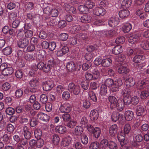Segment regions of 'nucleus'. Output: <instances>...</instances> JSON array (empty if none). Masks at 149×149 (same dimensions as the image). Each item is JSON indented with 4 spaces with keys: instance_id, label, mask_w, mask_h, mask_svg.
<instances>
[{
    "instance_id": "1",
    "label": "nucleus",
    "mask_w": 149,
    "mask_h": 149,
    "mask_svg": "<svg viewBox=\"0 0 149 149\" xmlns=\"http://www.w3.org/2000/svg\"><path fill=\"white\" fill-rule=\"evenodd\" d=\"M66 67L68 71L73 72L79 71L81 68V65L80 64H75L74 62L70 61L67 63Z\"/></svg>"
},
{
    "instance_id": "2",
    "label": "nucleus",
    "mask_w": 149,
    "mask_h": 149,
    "mask_svg": "<svg viewBox=\"0 0 149 149\" xmlns=\"http://www.w3.org/2000/svg\"><path fill=\"white\" fill-rule=\"evenodd\" d=\"M68 90L71 93L75 95H78L80 92V89L79 86L75 85L73 83H70L68 86Z\"/></svg>"
},
{
    "instance_id": "3",
    "label": "nucleus",
    "mask_w": 149,
    "mask_h": 149,
    "mask_svg": "<svg viewBox=\"0 0 149 149\" xmlns=\"http://www.w3.org/2000/svg\"><path fill=\"white\" fill-rule=\"evenodd\" d=\"M54 86L53 81L50 79H48L42 83V88L45 91H47L51 90Z\"/></svg>"
},
{
    "instance_id": "4",
    "label": "nucleus",
    "mask_w": 149,
    "mask_h": 149,
    "mask_svg": "<svg viewBox=\"0 0 149 149\" xmlns=\"http://www.w3.org/2000/svg\"><path fill=\"white\" fill-rule=\"evenodd\" d=\"M38 80L36 79L33 78L29 82V84L28 85L27 88L30 92L35 93L37 89L36 87L38 85Z\"/></svg>"
},
{
    "instance_id": "5",
    "label": "nucleus",
    "mask_w": 149,
    "mask_h": 149,
    "mask_svg": "<svg viewBox=\"0 0 149 149\" xmlns=\"http://www.w3.org/2000/svg\"><path fill=\"white\" fill-rule=\"evenodd\" d=\"M59 110L62 113H68L71 111L72 106L70 104L66 102L61 105Z\"/></svg>"
},
{
    "instance_id": "6",
    "label": "nucleus",
    "mask_w": 149,
    "mask_h": 149,
    "mask_svg": "<svg viewBox=\"0 0 149 149\" xmlns=\"http://www.w3.org/2000/svg\"><path fill=\"white\" fill-rule=\"evenodd\" d=\"M123 82L121 79L119 78L114 81L113 87L111 88V91L113 92H116L118 90V88L122 84Z\"/></svg>"
},
{
    "instance_id": "7",
    "label": "nucleus",
    "mask_w": 149,
    "mask_h": 149,
    "mask_svg": "<svg viewBox=\"0 0 149 149\" xmlns=\"http://www.w3.org/2000/svg\"><path fill=\"white\" fill-rule=\"evenodd\" d=\"M36 67L40 70H42L45 72H49L51 69V68L47 64H45L43 62L39 63Z\"/></svg>"
},
{
    "instance_id": "8",
    "label": "nucleus",
    "mask_w": 149,
    "mask_h": 149,
    "mask_svg": "<svg viewBox=\"0 0 149 149\" xmlns=\"http://www.w3.org/2000/svg\"><path fill=\"white\" fill-rule=\"evenodd\" d=\"M149 84V79H144L139 81L136 85L137 88L141 89L145 88L146 86Z\"/></svg>"
},
{
    "instance_id": "9",
    "label": "nucleus",
    "mask_w": 149,
    "mask_h": 149,
    "mask_svg": "<svg viewBox=\"0 0 149 149\" xmlns=\"http://www.w3.org/2000/svg\"><path fill=\"white\" fill-rule=\"evenodd\" d=\"M106 13V10L102 8H96L93 10V14L98 16H103Z\"/></svg>"
},
{
    "instance_id": "10",
    "label": "nucleus",
    "mask_w": 149,
    "mask_h": 149,
    "mask_svg": "<svg viewBox=\"0 0 149 149\" xmlns=\"http://www.w3.org/2000/svg\"><path fill=\"white\" fill-rule=\"evenodd\" d=\"M117 30L116 28H115L113 29L107 30L104 31V33L108 37H112L117 35Z\"/></svg>"
},
{
    "instance_id": "11",
    "label": "nucleus",
    "mask_w": 149,
    "mask_h": 149,
    "mask_svg": "<svg viewBox=\"0 0 149 149\" xmlns=\"http://www.w3.org/2000/svg\"><path fill=\"white\" fill-rule=\"evenodd\" d=\"M38 118L44 122H47L49 119V117L47 114L41 112H39L37 115Z\"/></svg>"
},
{
    "instance_id": "12",
    "label": "nucleus",
    "mask_w": 149,
    "mask_h": 149,
    "mask_svg": "<svg viewBox=\"0 0 149 149\" xmlns=\"http://www.w3.org/2000/svg\"><path fill=\"white\" fill-rule=\"evenodd\" d=\"M119 19L118 17H113L108 20V24L110 27H113L117 26L119 23Z\"/></svg>"
},
{
    "instance_id": "13",
    "label": "nucleus",
    "mask_w": 149,
    "mask_h": 149,
    "mask_svg": "<svg viewBox=\"0 0 149 149\" xmlns=\"http://www.w3.org/2000/svg\"><path fill=\"white\" fill-rule=\"evenodd\" d=\"M123 117V114L118 113L116 112H113L111 116V120L113 122H116L119 119H122Z\"/></svg>"
},
{
    "instance_id": "14",
    "label": "nucleus",
    "mask_w": 149,
    "mask_h": 149,
    "mask_svg": "<svg viewBox=\"0 0 149 149\" xmlns=\"http://www.w3.org/2000/svg\"><path fill=\"white\" fill-rule=\"evenodd\" d=\"M118 127L116 124L111 126L109 127V132L110 135L111 136H113L116 135L117 132Z\"/></svg>"
},
{
    "instance_id": "15",
    "label": "nucleus",
    "mask_w": 149,
    "mask_h": 149,
    "mask_svg": "<svg viewBox=\"0 0 149 149\" xmlns=\"http://www.w3.org/2000/svg\"><path fill=\"white\" fill-rule=\"evenodd\" d=\"M108 99L110 103V108L111 109H113L116 108V105L118 101L116 97L113 96H110L108 97Z\"/></svg>"
},
{
    "instance_id": "16",
    "label": "nucleus",
    "mask_w": 149,
    "mask_h": 149,
    "mask_svg": "<svg viewBox=\"0 0 149 149\" xmlns=\"http://www.w3.org/2000/svg\"><path fill=\"white\" fill-rule=\"evenodd\" d=\"M98 116V112L97 110L93 109L91 111L90 114V117L91 120L95 121L97 120Z\"/></svg>"
},
{
    "instance_id": "17",
    "label": "nucleus",
    "mask_w": 149,
    "mask_h": 149,
    "mask_svg": "<svg viewBox=\"0 0 149 149\" xmlns=\"http://www.w3.org/2000/svg\"><path fill=\"white\" fill-rule=\"evenodd\" d=\"M81 30H82L81 27L79 25H76L72 26L69 28L70 32L73 34L77 33Z\"/></svg>"
},
{
    "instance_id": "18",
    "label": "nucleus",
    "mask_w": 149,
    "mask_h": 149,
    "mask_svg": "<svg viewBox=\"0 0 149 149\" xmlns=\"http://www.w3.org/2000/svg\"><path fill=\"white\" fill-rule=\"evenodd\" d=\"M84 129L82 127L77 126L75 128L73 133L76 136H79L81 135Z\"/></svg>"
},
{
    "instance_id": "19",
    "label": "nucleus",
    "mask_w": 149,
    "mask_h": 149,
    "mask_svg": "<svg viewBox=\"0 0 149 149\" xmlns=\"http://www.w3.org/2000/svg\"><path fill=\"white\" fill-rule=\"evenodd\" d=\"M29 43V40L26 38L22 39L18 43V47H19L24 48L26 47Z\"/></svg>"
},
{
    "instance_id": "20",
    "label": "nucleus",
    "mask_w": 149,
    "mask_h": 149,
    "mask_svg": "<svg viewBox=\"0 0 149 149\" xmlns=\"http://www.w3.org/2000/svg\"><path fill=\"white\" fill-rule=\"evenodd\" d=\"M23 132H24V134L25 139L29 140L31 137V134L29 131L28 128L26 127H24L22 129Z\"/></svg>"
},
{
    "instance_id": "21",
    "label": "nucleus",
    "mask_w": 149,
    "mask_h": 149,
    "mask_svg": "<svg viewBox=\"0 0 149 149\" xmlns=\"http://www.w3.org/2000/svg\"><path fill=\"white\" fill-rule=\"evenodd\" d=\"M92 18L91 16L88 15H83L81 17V21L83 23H87L90 22L91 21Z\"/></svg>"
},
{
    "instance_id": "22",
    "label": "nucleus",
    "mask_w": 149,
    "mask_h": 149,
    "mask_svg": "<svg viewBox=\"0 0 149 149\" xmlns=\"http://www.w3.org/2000/svg\"><path fill=\"white\" fill-rule=\"evenodd\" d=\"M71 139V138L70 136L63 138L61 142V146L64 147L68 146L70 143Z\"/></svg>"
},
{
    "instance_id": "23",
    "label": "nucleus",
    "mask_w": 149,
    "mask_h": 149,
    "mask_svg": "<svg viewBox=\"0 0 149 149\" xmlns=\"http://www.w3.org/2000/svg\"><path fill=\"white\" fill-rule=\"evenodd\" d=\"M130 11L128 10H120L118 14L120 17L125 18L127 17L130 15Z\"/></svg>"
},
{
    "instance_id": "24",
    "label": "nucleus",
    "mask_w": 149,
    "mask_h": 149,
    "mask_svg": "<svg viewBox=\"0 0 149 149\" xmlns=\"http://www.w3.org/2000/svg\"><path fill=\"white\" fill-rule=\"evenodd\" d=\"M129 70L128 68L123 65L120 66L118 69V72L122 74H125L128 72Z\"/></svg>"
},
{
    "instance_id": "25",
    "label": "nucleus",
    "mask_w": 149,
    "mask_h": 149,
    "mask_svg": "<svg viewBox=\"0 0 149 149\" xmlns=\"http://www.w3.org/2000/svg\"><path fill=\"white\" fill-rule=\"evenodd\" d=\"M139 37L138 35L134 34L130 36L128 39L129 42L132 44H134L139 40Z\"/></svg>"
},
{
    "instance_id": "26",
    "label": "nucleus",
    "mask_w": 149,
    "mask_h": 149,
    "mask_svg": "<svg viewBox=\"0 0 149 149\" xmlns=\"http://www.w3.org/2000/svg\"><path fill=\"white\" fill-rule=\"evenodd\" d=\"M122 51L123 47L120 45H116L112 49V53L115 54H118Z\"/></svg>"
},
{
    "instance_id": "27",
    "label": "nucleus",
    "mask_w": 149,
    "mask_h": 149,
    "mask_svg": "<svg viewBox=\"0 0 149 149\" xmlns=\"http://www.w3.org/2000/svg\"><path fill=\"white\" fill-rule=\"evenodd\" d=\"M116 104V107L117 108L118 110L119 111H122L124 108L125 104L123 101L121 100H118L117 103Z\"/></svg>"
},
{
    "instance_id": "28",
    "label": "nucleus",
    "mask_w": 149,
    "mask_h": 149,
    "mask_svg": "<svg viewBox=\"0 0 149 149\" xmlns=\"http://www.w3.org/2000/svg\"><path fill=\"white\" fill-rule=\"evenodd\" d=\"M56 131L60 134H64L66 131V127L62 125L57 126L55 127Z\"/></svg>"
},
{
    "instance_id": "29",
    "label": "nucleus",
    "mask_w": 149,
    "mask_h": 149,
    "mask_svg": "<svg viewBox=\"0 0 149 149\" xmlns=\"http://www.w3.org/2000/svg\"><path fill=\"white\" fill-rule=\"evenodd\" d=\"M125 119L127 121H130L133 118V112L131 111H127L125 113Z\"/></svg>"
},
{
    "instance_id": "30",
    "label": "nucleus",
    "mask_w": 149,
    "mask_h": 149,
    "mask_svg": "<svg viewBox=\"0 0 149 149\" xmlns=\"http://www.w3.org/2000/svg\"><path fill=\"white\" fill-rule=\"evenodd\" d=\"M125 84L128 87L133 86L135 84V81L132 77H130L126 79L125 81Z\"/></svg>"
},
{
    "instance_id": "31",
    "label": "nucleus",
    "mask_w": 149,
    "mask_h": 149,
    "mask_svg": "<svg viewBox=\"0 0 149 149\" xmlns=\"http://www.w3.org/2000/svg\"><path fill=\"white\" fill-rule=\"evenodd\" d=\"M145 58L144 56L141 55H137L135 56L133 59V61L135 63L141 62V61L144 60Z\"/></svg>"
},
{
    "instance_id": "32",
    "label": "nucleus",
    "mask_w": 149,
    "mask_h": 149,
    "mask_svg": "<svg viewBox=\"0 0 149 149\" xmlns=\"http://www.w3.org/2000/svg\"><path fill=\"white\" fill-rule=\"evenodd\" d=\"M112 63L111 59L110 58L104 59L102 60V65L104 67L109 66Z\"/></svg>"
},
{
    "instance_id": "33",
    "label": "nucleus",
    "mask_w": 149,
    "mask_h": 149,
    "mask_svg": "<svg viewBox=\"0 0 149 149\" xmlns=\"http://www.w3.org/2000/svg\"><path fill=\"white\" fill-rule=\"evenodd\" d=\"M13 68L10 67H8L2 71V74L6 76H7L11 74L13 72Z\"/></svg>"
},
{
    "instance_id": "34",
    "label": "nucleus",
    "mask_w": 149,
    "mask_h": 149,
    "mask_svg": "<svg viewBox=\"0 0 149 149\" xmlns=\"http://www.w3.org/2000/svg\"><path fill=\"white\" fill-rule=\"evenodd\" d=\"M24 58L27 61L32 62L35 59V57L32 54H26L24 55Z\"/></svg>"
},
{
    "instance_id": "35",
    "label": "nucleus",
    "mask_w": 149,
    "mask_h": 149,
    "mask_svg": "<svg viewBox=\"0 0 149 149\" xmlns=\"http://www.w3.org/2000/svg\"><path fill=\"white\" fill-rule=\"evenodd\" d=\"M132 28L131 24L130 23H127L124 24L122 28L123 31L125 33H126L129 32Z\"/></svg>"
},
{
    "instance_id": "36",
    "label": "nucleus",
    "mask_w": 149,
    "mask_h": 149,
    "mask_svg": "<svg viewBox=\"0 0 149 149\" xmlns=\"http://www.w3.org/2000/svg\"><path fill=\"white\" fill-rule=\"evenodd\" d=\"M107 86L104 84H102L100 88V94L102 95H104L107 94Z\"/></svg>"
},
{
    "instance_id": "37",
    "label": "nucleus",
    "mask_w": 149,
    "mask_h": 149,
    "mask_svg": "<svg viewBox=\"0 0 149 149\" xmlns=\"http://www.w3.org/2000/svg\"><path fill=\"white\" fill-rule=\"evenodd\" d=\"M132 3L131 0H123L122 2L121 6L123 8H129L131 6Z\"/></svg>"
},
{
    "instance_id": "38",
    "label": "nucleus",
    "mask_w": 149,
    "mask_h": 149,
    "mask_svg": "<svg viewBox=\"0 0 149 149\" xmlns=\"http://www.w3.org/2000/svg\"><path fill=\"white\" fill-rule=\"evenodd\" d=\"M92 133L93 134L95 137L96 138H97L100 136L101 134V130L99 127H95L94 129V131Z\"/></svg>"
},
{
    "instance_id": "39",
    "label": "nucleus",
    "mask_w": 149,
    "mask_h": 149,
    "mask_svg": "<svg viewBox=\"0 0 149 149\" xmlns=\"http://www.w3.org/2000/svg\"><path fill=\"white\" fill-rule=\"evenodd\" d=\"M78 8L80 12L83 13H86L89 12V10L85 4L80 5L79 7Z\"/></svg>"
},
{
    "instance_id": "40",
    "label": "nucleus",
    "mask_w": 149,
    "mask_h": 149,
    "mask_svg": "<svg viewBox=\"0 0 149 149\" xmlns=\"http://www.w3.org/2000/svg\"><path fill=\"white\" fill-rule=\"evenodd\" d=\"M144 109L142 106L138 105L137 106L136 112L137 116H141L143 114Z\"/></svg>"
},
{
    "instance_id": "41",
    "label": "nucleus",
    "mask_w": 149,
    "mask_h": 149,
    "mask_svg": "<svg viewBox=\"0 0 149 149\" xmlns=\"http://www.w3.org/2000/svg\"><path fill=\"white\" fill-rule=\"evenodd\" d=\"M114 83L113 80L111 78H108L105 80L104 81V84L109 87H113Z\"/></svg>"
},
{
    "instance_id": "42",
    "label": "nucleus",
    "mask_w": 149,
    "mask_h": 149,
    "mask_svg": "<svg viewBox=\"0 0 149 149\" xmlns=\"http://www.w3.org/2000/svg\"><path fill=\"white\" fill-rule=\"evenodd\" d=\"M131 93L130 90L128 88H126L123 90L121 92L122 95L123 97H129Z\"/></svg>"
},
{
    "instance_id": "43",
    "label": "nucleus",
    "mask_w": 149,
    "mask_h": 149,
    "mask_svg": "<svg viewBox=\"0 0 149 149\" xmlns=\"http://www.w3.org/2000/svg\"><path fill=\"white\" fill-rule=\"evenodd\" d=\"M2 52L4 55H9L12 52V49L10 47L8 46L4 48Z\"/></svg>"
},
{
    "instance_id": "44",
    "label": "nucleus",
    "mask_w": 149,
    "mask_h": 149,
    "mask_svg": "<svg viewBox=\"0 0 149 149\" xmlns=\"http://www.w3.org/2000/svg\"><path fill=\"white\" fill-rule=\"evenodd\" d=\"M34 133L36 138L38 139L41 138L42 134V131L41 130L36 129L35 130Z\"/></svg>"
},
{
    "instance_id": "45",
    "label": "nucleus",
    "mask_w": 149,
    "mask_h": 149,
    "mask_svg": "<svg viewBox=\"0 0 149 149\" xmlns=\"http://www.w3.org/2000/svg\"><path fill=\"white\" fill-rule=\"evenodd\" d=\"M108 147L109 149H118V146L117 144L114 142L112 141L109 142Z\"/></svg>"
},
{
    "instance_id": "46",
    "label": "nucleus",
    "mask_w": 149,
    "mask_h": 149,
    "mask_svg": "<svg viewBox=\"0 0 149 149\" xmlns=\"http://www.w3.org/2000/svg\"><path fill=\"white\" fill-rule=\"evenodd\" d=\"M141 46L144 49H149V44L146 40L142 41L141 44Z\"/></svg>"
},
{
    "instance_id": "47",
    "label": "nucleus",
    "mask_w": 149,
    "mask_h": 149,
    "mask_svg": "<svg viewBox=\"0 0 149 149\" xmlns=\"http://www.w3.org/2000/svg\"><path fill=\"white\" fill-rule=\"evenodd\" d=\"M140 98L141 99H145L149 96V92L146 91L141 92L140 94Z\"/></svg>"
},
{
    "instance_id": "48",
    "label": "nucleus",
    "mask_w": 149,
    "mask_h": 149,
    "mask_svg": "<svg viewBox=\"0 0 149 149\" xmlns=\"http://www.w3.org/2000/svg\"><path fill=\"white\" fill-rule=\"evenodd\" d=\"M89 95L91 100L94 102L97 101V97L96 94L93 91H90L89 93Z\"/></svg>"
},
{
    "instance_id": "49",
    "label": "nucleus",
    "mask_w": 149,
    "mask_h": 149,
    "mask_svg": "<svg viewBox=\"0 0 149 149\" xmlns=\"http://www.w3.org/2000/svg\"><path fill=\"white\" fill-rule=\"evenodd\" d=\"M18 18H17V14L15 12H11L9 15V19L10 20H14Z\"/></svg>"
},
{
    "instance_id": "50",
    "label": "nucleus",
    "mask_w": 149,
    "mask_h": 149,
    "mask_svg": "<svg viewBox=\"0 0 149 149\" xmlns=\"http://www.w3.org/2000/svg\"><path fill=\"white\" fill-rule=\"evenodd\" d=\"M62 118L64 121L68 122L71 120L70 115L68 113L63 114L62 116Z\"/></svg>"
},
{
    "instance_id": "51",
    "label": "nucleus",
    "mask_w": 149,
    "mask_h": 149,
    "mask_svg": "<svg viewBox=\"0 0 149 149\" xmlns=\"http://www.w3.org/2000/svg\"><path fill=\"white\" fill-rule=\"evenodd\" d=\"M92 65V64L88 61L84 63L82 66V69L83 70H86L88 69Z\"/></svg>"
},
{
    "instance_id": "52",
    "label": "nucleus",
    "mask_w": 149,
    "mask_h": 149,
    "mask_svg": "<svg viewBox=\"0 0 149 149\" xmlns=\"http://www.w3.org/2000/svg\"><path fill=\"white\" fill-rule=\"evenodd\" d=\"M109 142L106 139H102L100 142V145L101 146L103 147V148L105 149V148L108 146Z\"/></svg>"
},
{
    "instance_id": "53",
    "label": "nucleus",
    "mask_w": 149,
    "mask_h": 149,
    "mask_svg": "<svg viewBox=\"0 0 149 149\" xmlns=\"http://www.w3.org/2000/svg\"><path fill=\"white\" fill-rule=\"evenodd\" d=\"M5 111L7 114L9 115H12L14 114L15 110L13 108L8 107L6 108Z\"/></svg>"
},
{
    "instance_id": "54",
    "label": "nucleus",
    "mask_w": 149,
    "mask_h": 149,
    "mask_svg": "<svg viewBox=\"0 0 149 149\" xmlns=\"http://www.w3.org/2000/svg\"><path fill=\"white\" fill-rule=\"evenodd\" d=\"M99 146L98 142L95 141L91 143L89 146V149H98Z\"/></svg>"
},
{
    "instance_id": "55",
    "label": "nucleus",
    "mask_w": 149,
    "mask_h": 149,
    "mask_svg": "<svg viewBox=\"0 0 149 149\" xmlns=\"http://www.w3.org/2000/svg\"><path fill=\"white\" fill-rule=\"evenodd\" d=\"M85 5L89 10V9L93 8L95 6V3L93 1H89L86 2Z\"/></svg>"
},
{
    "instance_id": "56",
    "label": "nucleus",
    "mask_w": 149,
    "mask_h": 149,
    "mask_svg": "<svg viewBox=\"0 0 149 149\" xmlns=\"http://www.w3.org/2000/svg\"><path fill=\"white\" fill-rule=\"evenodd\" d=\"M131 130V127L130 124H127L124 127V131L125 134H127L130 132Z\"/></svg>"
},
{
    "instance_id": "57",
    "label": "nucleus",
    "mask_w": 149,
    "mask_h": 149,
    "mask_svg": "<svg viewBox=\"0 0 149 149\" xmlns=\"http://www.w3.org/2000/svg\"><path fill=\"white\" fill-rule=\"evenodd\" d=\"M38 139L37 140L36 147L40 148H41L44 145V141L42 139Z\"/></svg>"
},
{
    "instance_id": "58",
    "label": "nucleus",
    "mask_w": 149,
    "mask_h": 149,
    "mask_svg": "<svg viewBox=\"0 0 149 149\" xmlns=\"http://www.w3.org/2000/svg\"><path fill=\"white\" fill-rule=\"evenodd\" d=\"M59 141L60 138L58 135L54 134L53 135L52 141L54 144H57Z\"/></svg>"
},
{
    "instance_id": "59",
    "label": "nucleus",
    "mask_w": 149,
    "mask_h": 149,
    "mask_svg": "<svg viewBox=\"0 0 149 149\" xmlns=\"http://www.w3.org/2000/svg\"><path fill=\"white\" fill-rule=\"evenodd\" d=\"M58 14V10L55 8L52 9L50 12V15L52 17H57Z\"/></svg>"
},
{
    "instance_id": "60",
    "label": "nucleus",
    "mask_w": 149,
    "mask_h": 149,
    "mask_svg": "<svg viewBox=\"0 0 149 149\" xmlns=\"http://www.w3.org/2000/svg\"><path fill=\"white\" fill-rule=\"evenodd\" d=\"M125 41V38L123 36H118L116 40L117 44L123 43Z\"/></svg>"
},
{
    "instance_id": "61",
    "label": "nucleus",
    "mask_w": 149,
    "mask_h": 149,
    "mask_svg": "<svg viewBox=\"0 0 149 149\" xmlns=\"http://www.w3.org/2000/svg\"><path fill=\"white\" fill-rule=\"evenodd\" d=\"M59 38L62 41L66 40L68 38V35L67 33H63L61 34L59 36Z\"/></svg>"
},
{
    "instance_id": "62",
    "label": "nucleus",
    "mask_w": 149,
    "mask_h": 149,
    "mask_svg": "<svg viewBox=\"0 0 149 149\" xmlns=\"http://www.w3.org/2000/svg\"><path fill=\"white\" fill-rule=\"evenodd\" d=\"M131 103L134 105L137 104L139 102V97L137 96H134L132 98Z\"/></svg>"
},
{
    "instance_id": "63",
    "label": "nucleus",
    "mask_w": 149,
    "mask_h": 149,
    "mask_svg": "<svg viewBox=\"0 0 149 149\" xmlns=\"http://www.w3.org/2000/svg\"><path fill=\"white\" fill-rule=\"evenodd\" d=\"M123 102L124 104L126 105H128L132 103L131 99L130 100V96L123 97Z\"/></svg>"
},
{
    "instance_id": "64",
    "label": "nucleus",
    "mask_w": 149,
    "mask_h": 149,
    "mask_svg": "<svg viewBox=\"0 0 149 149\" xmlns=\"http://www.w3.org/2000/svg\"><path fill=\"white\" fill-rule=\"evenodd\" d=\"M77 125V122L75 120H71L67 124V126L71 128L74 127Z\"/></svg>"
}]
</instances>
